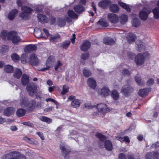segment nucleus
Segmentation results:
<instances>
[{
    "mask_svg": "<svg viewBox=\"0 0 159 159\" xmlns=\"http://www.w3.org/2000/svg\"><path fill=\"white\" fill-rule=\"evenodd\" d=\"M87 83L89 86L93 89H94L96 86L95 80L92 78H90L88 79Z\"/></svg>",
    "mask_w": 159,
    "mask_h": 159,
    "instance_id": "obj_17",
    "label": "nucleus"
},
{
    "mask_svg": "<svg viewBox=\"0 0 159 159\" xmlns=\"http://www.w3.org/2000/svg\"><path fill=\"white\" fill-rule=\"evenodd\" d=\"M103 42L104 44L107 45H111L115 43V41L112 38H106L103 40Z\"/></svg>",
    "mask_w": 159,
    "mask_h": 159,
    "instance_id": "obj_21",
    "label": "nucleus"
},
{
    "mask_svg": "<svg viewBox=\"0 0 159 159\" xmlns=\"http://www.w3.org/2000/svg\"><path fill=\"white\" fill-rule=\"evenodd\" d=\"M84 106L88 109H92L95 107V106L92 105L89 101H87L85 103Z\"/></svg>",
    "mask_w": 159,
    "mask_h": 159,
    "instance_id": "obj_48",
    "label": "nucleus"
},
{
    "mask_svg": "<svg viewBox=\"0 0 159 159\" xmlns=\"http://www.w3.org/2000/svg\"><path fill=\"white\" fill-rule=\"evenodd\" d=\"M154 83V80L152 79H149L147 83L149 85H151L153 84Z\"/></svg>",
    "mask_w": 159,
    "mask_h": 159,
    "instance_id": "obj_62",
    "label": "nucleus"
},
{
    "mask_svg": "<svg viewBox=\"0 0 159 159\" xmlns=\"http://www.w3.org/2000/svg\"><path fill=\"white\" fill-rule=\"evenodd\" d=\"M110 10L111 12H116L119 11V8L117 4H113L110 5Z\"/></svg>",
    "mask_w": 159,
    "mask_h": 159,
    "instance_id": "obj_31",
    "label": "nucleus"
},
{
    "mask_svg": "<svg viewBox=\"0 0 159 159\" xmlns=\"http://www.w3.org/2000/svg\"><path fill=\"white\" fill-rule=\"evenodd\" d=\"M46 101L47 102H48L49 101L51 102H52L56 104H57V102L54 99H53L50 98H47L46 99Z\"/></svg>",
    "mask_w": 159,
    "mask_h": 159,
    "instance_id": "obj_60",
    "label": "nucleus"
},
{
    "mask_svg": "<svg viewBox=\"0 0 159 159\" xmlns=\"http://www.w3.org/2000/svg\"><path fill=\"white\" fill-rule=\"evenodd\" d=\"M133 91V89L131 86L126 85L122 87L121 92L124 95L126 96L129 93H132Z\"/></svg>",
    "mask_w": 159,
    "mask_h": 159,
    "instance_id": "obj_7",
    "label": "nucleus"
},
{
    "mask_svg": "<svg viewBox=\"0 0 159 159\" xmlns=\"http://www.w3.org/2000/svg\"><path fill=\"white\" fill-rule=\"evenodd\" d=\"M70 42L69 41H66L62 43L61 47L64 48L66 49L70 45Z\"/></svg>",
    "mask_w": 159,
    "mask_h": 159,
    "instance_id": "obj_53",
    "label": "nucleus"
},
{
    "mask_svg": "<svg viewBox=\"0 0 159 159\" xmlns=\"http://www.w3.org/2000/svg\"><path fill=\"white\" fill-rule=\"evenodd\" d=\"M129 71L127 69H124L122 72V74L124 75H129Z\"/></svg>",
    "mask_w": 159,
    "mask_h": 159,
    "instance_id": "obj_63",
    "label": "nucleus"
},
{
    "mask_svg": "<svg viewBox=\"0 0 159 159\" xmlns=\"http://www.w3.org/2000/svg\"><path fill=\"white\" fill-rule=\"evenodd\" d=\"M60 148L62 151L63 153L65 155L67 154L70 152V149L69 148H66L65 147L61 145L60 146Z\"/></svg>",
    "mask_w": 159,
    "mask_h": 159,
    "instance_id": "obj_44",
    "label": "nucleus"
},
{
    "mask_svg": "<svg viewBox=\"0 0 159 159\" xmlns=\"http://www.w3.org/2000/svg\"><path fill=\"white\" fill-rule=\"evenodd\" d=\"M71 101L70 106L73 108H77L80 107L81 103L80 100L76 99L75 97L73 95L70 96L69 97L67 101Z\"/></svg>",
    "mask_w": 159,
    "mask_h": 159,
    "instance_id": "obj_2",
    "label": "nucleus"
},
{
    "mask_svg": "<svg viewBox=\"0 0 159 159\" xmlns=\"http://www.w3.org/2000/svg\"><path fill=\"white\" fill-rule=\"evenodd\" d=\"M37 49V47L35 45H29L25 47V51L27 52L35 51Z\"/></svg>",
    "mask_w": 159,
    "mask_h": 159,
    "instance_id": "obj_22",
    "label": "nucleus"
},
{
    "mask_svg": "<svg viewBox=\"0 0 159 159\" xmlns=\"http://www.w3.org/2000/svg\"><path fill=\"white\" fill-rule=\"evenodd\" d=\"M11 58L13 60L16 61L19 60L20 57L16 53H13L11 55Z\"/></svg>",
    "mask_w": 159,
    "mask_h": 159,
    "instance_id": "obj_54",
    "label": "nucleus"
},
{
    "mask_svg": "<svg viewBox=\"0 0 159 159\" xmlns=\"http://www.w3.org/2000/svg\"><path fill=\"white\" fill-rule=\"evenodd\" d=\"M144 61V57L143 55L139 54L136 55L135 58V62L138 65H143Z\"/></svg>",
    "mask_w": 159,
    "mask_h": 159,
    "instance_id": "obj_10",
    "label": "nucleus"
},
{
    "mask_svg": "<svg viewBox=\"0 0 159 159\" xmlns=\"http://www.w3.org/2000/svg\"><path fill=\"white\" fill-rule=\"evenodd\" d=\"M68 14L70 18H76L78 17V15L73 10H70L68 11Z\"/></svg>",
    "mask_w": 159,
    "mask_h": 159,
    "instance_id": "obj_37",
    "label": "nucleus"
},
{
    "mask_svg": "<svg viewBox=\"0 0 159 159\" xmlns=\"http://www.w3.org/2000/svg\"><path fill=\"white\" fill-rule=\"evenodd\" d=\"M105 147L106 149L109 151H111L112 149V145L111 142L107 140L105 143Z\"/></svg>",
    "mask_w": 159,
    "mask_h": 159,
    "instance_id": "obj_28",
    "label": "nucleus"
},
{
    "mask_svg": "<svg viewBox=\"0 0 159 159\" xmlns=\"http://www.w3.org/2000/svg\"><path fill=\"white\" fill-rule=\"evenodd\" d=\"M36 134L38 135L42 140H44V137L43 133L40 132H37Z\"/></svg>",
    "mask_w": 159,
    "mask_h": 159,
    "instance_id": "obj_59",
    "label": "nucleus"
},
{
    "mask_svg": "<svg viewBox=\"0 0 159 159\" xmlns=\"http://www.w3.org/2000/svg\"><path fill=\"white\" fill-rule=\"evenodd\" d=\"M119 159H125L126 158L125 155L123 154H120L119 156Z\"/></svg>",
    "mask_w": 159,
    "mask_h": 159,
    "instance_id": "obj_64",
    "label": "nucleus"
},
{
    "mask_svg": "<svg viewBox=\"0 0 159 159\" xmlns=\"http://www.w3.org/2000/svg\"><path fill=\"white\" fill-rule=\"evenodd\" d=\"M66 21L67 22L71 21V19L67 16H65L63 18H59L58 20L57 24L60 27L64 26L66 23Z\"/></svg>",
    "mask_w": 159,
    "mask_h": 159,
    "instance_id": "obj_6",
    "label": "nucleus"
},
{
    "mask_svg": "<svg viewBox=\"0 0 159 159\" xmlns=\"http://www.w3.org/2000/svg\"><path fill=\"white\" fill-rule=\"evenodd\" d=\"M38 17L39 21L43 23H47L49 21L48 19L45 16L41 14L38 15Z\"/></svg>",
    "mask_w": 159,
    "mask_h": 159,
    "instance_id": "obj_25",
    "label": "nucleus"
},
{
    "mask_svg": "<svg viewBox=\"0 0 159 159\" xmlns=\"http://www.w3.org/2000/svg\"><path fill=\"white\" fill-rule=\"evenodd\" d=\"M25 139L27 141V142L31 144H35L36 143H35V141L34 140L32 139H30L28 137H25Z\"/></svg>",
    "mask_w": 159,
    "mask_h": 159,
    "instance_id": "obj_56",
    "label": "nucleus"
},
{
    "mask_svg": "<svg viewBox=\"0 0 159 159\" xmlns=\"http://www.w3.org/2000/svg\"><path fill=\"white\" fill-rule=\"evenodd\" d=\"M74 9L78 14L82 13L85 10L84 7L81 5L75 6L74 7Z\"/></svg>",
    "mask_w": 159,
    "mask_h": 159,
    "instance_id": "obj_19",
    "label": "nucleus"
},
{
    "mask_svg": "<svg viewBox=\"0 0 159 159\" xmlns=\"http://www.w3.org/2000/svg\"><path fill=\"white\" fill-rule=\"evenodd\" d=\"M96 135L97 137L99 139L101 142L103 143V141L106 139L105 136L99 133H97Z\"/></svg>",
    "mask_w": 159,
    "mask_h": 159,
    "instance_id": "obj_45",
    "label": "nucleus"
},
{
    "mask_svg": "<svg viewBox=\"0 0 159 159\" xmlns=\"http://www.w3.org/2000/svg\"><path fill=\"white\" fill-rule=\"evenodd\" d=\"M18 11L16 9H14L11 11L9 14L8 17L10 20H12L14 19L16 16V15L17 14Z\"/></svg>",
    "mask_w": 159,
    "mask_h": 159,
    "instance_id": "obj_27",
    "label": "nucleus"
},
{
    "mask_svg": "<svg viewBox=\"0 0 159 159\" xmlns=\"http://www.w3.org/2000/svg\"><path fill=\"white\" fill-rule=\"evenodd\" d=\"M97 108L98 111L101 113H105L109 111L107 106L103 103L98 104Z\"/></svg>",
    "mask_w": 159,
    "mask_h": 159,
    "instance_id": "obj_9",
    "label": "nucleus"
},
{
    "mask_svg": "<svg viewBox=\"0 0 159 159\" xmlns=\"http://www.w3.org/2000/svg\"><path fill=\"white\" fill-rule=\"evenodd\" d=\"M135 80L139 85H142L143 84V82L141 79L140 77L139 76H137L135 77Z\"/></svg>",
    "mask_w": 159,
    "mask_h": 159,
    "instance_id": "obj_50",
    "label": "nucleus"
},
{
    "mask_svg": "<svg viewBox=\"0 0 159 159\" xmlns=\"http://www.w3.org/2000/svg\"><path fill=\"white\" fill-rule=\"evenodd\" d=\"M152 12L153 13L154 17L157 19L159 18V10L157 7L155 8L152 10Z\"/></svg>",
    "mask_w": 159,
    "mask_h": 159,
    "instance_id": "obj_43",
    "label": "nucleus"
},
{
    "mask_svg": "<svg viewBox=\"0 0 159 159\" xmlns=\"http://www.w3.org/2000/svg\"><path fill=\"white\" fill-rule=\"evenodd\" d=\"M21 10L22 12L20 14V16L24 19H28L29 15L33 11L31 8L26 6L22 7Z\"/></svg>",
    "mask_w": 159,
    "mask_h": 159,
    "instance_id": "obj_1",
    "label": "nucleus"
},
{
    "mask_svg": "<svg viewBox=\"0 0 159 159\" xmlns=\"http://www.w3.org/2000/svg\"><path fill=\"white\" fill-rule=\"evenodd\" d=\"M62 65V64L59 60L57 61L54 65V69L56 71L58 69L61 67Z\"/></svg>",
    "mask_w": 159,
    "mask_h": 159,
    "instance_id": "obj_49",
    "label": "nucleus"
},
{
    "mask_svg": "<svg viewBox=\"0 0 159 159\" xmlns=\"http://www.w3.org/2000/svg\"><path fill=\"white\" fill-rule=\"evenodd\" d=\"M22 74L21 71L19 69L17 68L14 70L13 76L16 78L19 79L21 77Z\"/></svg>",
    "mask_w": 159,
    "mask_h": 159,
    "instance_id": "obj_33",
    "label": "nucleus"
},
{
    "mask_svg": "<svg viewBox=\"0 0 159 159\" xmlns=\"http://www.w3.org/2000/svg\"><path fill=\"white\" fill-rule=\"evenodd\" d=\"M7 33V31L5 30H3L1 32V36L3 38H5L6 36H7L8 39H10L9 36H10V34H9L10 33Z\"/></svg>",
    "mask_w": 159,
    "mask_h": 159,
    "instance_id": "obj_47",
    "label": "nucleus"
},
{
    "mask_svg": "<svg viewBox=\"0 0 159 159\" xmlns=\"http://www.w3.org/2000/svg\"><path fill=\"white\" fill-rule=\"evenodd\" d=\"M118 3L122 7L125 9L127 11H130V9L129 6L125 3L119 1L118 2Z\"/></svg>",
    "mask_w": 159,
    "mask_h": 159,
    "instance_id": "obj_39",
    "label": "nucleus"
},
{
    "mask_svg": "<svg viewBox=\"0 0 159 159\" xmlns=\"http://www.w3.org/2000/svg\"><path fill=\"white\" fill-rule=\"evenodd\" d=\"M127 38L129 43H131L134 41L136 37L134 34L130 33L127 36Z\"/></svg>",
    "mask_w": 159,
    "mask_h": 159,
    "instance_id": "obj_34",
    "label": "nucleus"
},
{
    "mask_svg": "<svg viewBox=\"0 0 159 159\" xmlns=\"http://www.w3.org/2000/svg\"><path fill=\"white\" fill-rule=\"evenodd\" d=\"M132 24L135 27H137L140 25L139 20L137 18H134L132 21Z\"/></svg>",
    "mask_w": 159,
    "mask_h": 159,
    "instance_id": "obj_41",
    "label": "nucleus"
},
{
    "mask_svg": "<svg viewBox=\"0 0 159 159\" xmlns=\"http://www.w3.org/2000/svg\"><path fill=\"white\" fill-rule=\"evenodd\" d=\"M159 157V154L157 152L148 153L146 156V159H155L158 158Z\"/></svg>",
    "mask_w": 159,
    "mask_h": 159,
    "instance_id": "obj_15",
    "label": "nucleus"
},
{
    "mask_svg": "<svg viewBox=\"0 0 159 159\" xmlns=\"http://www.w3.org/2000/svg\"><path fill=\"white\" fill-rule=\"evenodd\" d=\"M120 22L121 24H125L127 21V16L125 14H122L120 16Z\"/></svg>",
    "mask_w": 159,
    "mask_h": 159,
    "instance_id": "obj_32",
    "label": "nucleus"
},
{
    "mask_svg": "<svg viewBox=\"0 0 159 159\" xmlns=\"http://www.w3.org/2000/svg\"><path fill=\"white\" fill-rule=\"evenodd\" d=\"M10 36L11 38L9 37L10 39H11L13 43L14 44H17L21 40L20 37L16 34H12V33H10Z\"/></svg>",
    "mask_w": 159,
    "mask_h": 159,
    "instance_id": "obj_16",
    "label": "nucleus"
},
{
    "mask_svg": "<svg viewBox=\"0 0 159 159\" xmlns=\"http://www.w3.org/2000/svg\"><path fill=\"white\" fill-rule=\"evenodd\" d=\"M19 152H11L7 154L5 156L6 159H16L19 155Z\"/></svg>",
    "mask_w": 159,
    "mask_h": 159,
    "instance_id": "obj_13",
    "label": "nucleus"
},
{
    "mask_svg": "<svg viewBox=\"0 0 159 159\" xmlns=\"http://www.w3.org/2000/svg\"><path fill=\"white\" fill-rule=\"evenodd\" d=\"M4 70L7 73H11L13 70V68L10 65H7L5 66Z\"/></svg>",
    "mask_w": 159,
    "mask_h": 159,
    "instance_id": "obj_36",
    "label": "nucleus"
},
{
    "mask_svg": "<svg viewBox=\"0 0 159 159\" xmlns=\"http://www.w3.org/2000/svg\"><path fill=\"white\" fill-rule=\"evenodd\" d=\"M83 73L84 76L88 77L92 74L91 72L88 69L84 68L83 70Z\"/></svg>",
    "mask_w": 159,
    "mask_h": 159,
    "instance_id": "obj_42",
    "label": "nucleus"
},
{
    "mask_svg": "<svg viewBox=\"0 0 159 159\" xmlns=\"http://www.w3.org/2000/svg\"><path fill=\"white\" fill-rule=\"evenodd\" d=\"M28 56L25 54H23L21 57V62L23 64H25L27 62V59Z\"/></svg>",
    "mask_w": 159,
    "mask_h": 159,
    "instance_id": "obj_46",
    "label": "nucleus"
},
{
    "mask_svg": "<svg viewBox=\"0 0 159 159\" xmlns=\"http://www.w3.org/2000/svg\"><path fill=\"white\" fill-rule=\"evenodd\" d=\"M91 45V43L85 40L81 46V49L83 51H87L90 48Z\"/></svg>",
    "mask_w": 159,
    "mask_h": 159,
    "instance_id": "obj_14",
    "label": "nucleus"
},
{
    "mask_svg": "<svg viewBox=\"0 0 159 159\" xmlns=\"http://www.w3.org/2000/svg\"><path fill=\"white\" fill-rule=\"evenodd\" d=\"M111 97L115 100H117L119 98V94L118 92L116 90H113L111 92Z\"/></svg>",
    "mask_w": 159,
    "mask_h": 159,
    "instance_id": "obj_29",
    "label": "nucleus"
},
{
    "mask_svg": "<svg viewBox=\"0 0 159 159\" xmlns=\"http://www.w3.org/2000/svg\"><path fill=\"white\" fill-rule=\"evenodd\" d=\"M55 61V57L53 56H50L48 58L45 63L46 67L39 70V71H44L49 69L53 65Z\"/></svg>",
    "mask_w": 159,
    "mask_h": 159,
    "instance_id": "obj_3",
    "label": "nucleus"
},
{
    "mask_svg": "<svg viewBox=\"0 0 159 159\" xmlns=\"http://www.w3.org/2000/svg\"><path fill=\"white\" fill-rule=\"evenodd\" d=\"M37 87L34 85L31 84L28 85L26 87V89L29 92L30 95L32 96L34 94L37 89Z\"/></svg>",
    "mask_w": 159,
    "mask_h": 159,
    "instance_id": "obj_12",
    "label": "nucleus"
},
{
    "mask_svg": "<svg viewBox=\"0 0 159 159\" xmlns=\"http://www.w3.org/2000/svg\"><path fill=\"white\" fill-rule=\"evenodd\" d=\"M26 113V111L22 108L18 109L16 112V115L19 117L24 116Z\"/></svg>",
    "mask_w": 159,
    "mask_h": 159,
    "instance_id": "obj_35",
    "label": "nucleus"
},
{
    "mask_svg": "<svg viewBox=\"0 0 159 159\" xmlns=\"http://www.w3.org/2000/svg\"><path fill=\"white\" fill-rule=\"evenodd\" d=\"M137 50L139 51H141L143 50L144 48L145 47L143 45L142 43L141 42L140 43L138 44L137 45Z\"/></svg>",
    "mask_w": 159,
    "mask_h": 159,
    "instance_id": "obj_52",
    "label": "nucleus"
},
{
    "mask_svg": "<svg viewBox=\"0 0 159 159\" xmlns=\"http://www.w3.org/2000/svg\"><path fill=\"white\" fill-rule=\"evenodd\" d=\"M26 2V0H18L17 1V3L18 6L20 7L23 4L25 3Z\"/></svg>",
    "mask_w": 159,
    "mask_h": 159,
    "instance_id": "obj_55",
    "label": "nucleus"
},
{
    "mask_svg": "<svg viewBox=\"0 0 159 159\" xmlns=\"http://www.w3.org/2000/svg\"><path fill=\"white\" fill-rule=\"evenodd\" d=\"M107 17L109 20L112 23L115 24L118 22V17L115 14H110L108 15Z\"/></svg>",
    "mask_w": 159,
    "mask_h": 159,
    "instance_id": "obj_11",
    "label": "nucleus"
},
{
    "mask_svg": "<svg viewBox=\"0 0 159 159\" xmlns=\"http://www.w3.org/2000/svg\"><path fill=\"white\" fill-rule=\"evenodd\" d=\"M16 159H26L25 156L22 154H20L19 153V155L16 158Z\"/></svg>",
    "mask_w": 159,
    "mask_h": 159,
    "instance_id": "obj_61",
    "label": "nucleus"
},
{
    "mask_svg": "<svg viewBox=\"0 0 159 159\" xmlns=\"http://www.w3.org/2000/svg\"><path fill=\"white\" fill-rule=\"evenodd\" d=\"M69 87L66 85H64L63 87L62 90L61 92L62 94H65L66 93L68 92L69 91Z\"/></svg>",
    "mask_w": 159,
    "mask_h": 159,
    "instance_id": "obj_51",
    "label": "nucleus"
},
{
    "mask_svg": "<svg viewBox=\"0 0 159 159\" xmlns=\"http://www.w3.org/2000/svg\"><path fill=\"white\" fill-rule=\"evenodd\" d=\"M97 24L103 27H107L108 25V23L104 19H101L98 22Z\"/></svg>",
    "mask_w": 159,
    "mask_h": 159,
    "instance_id": "obj_38",
    "label": "nucleus"
},
{
    "mask_svg": "<svg viewBox=\"0 0 159 159\" xmlns=\"http://www.w3.org/2000/svg\"><path fill=\"white\" fill-rule=\"evenodd\" d=\"M22 124H23L24 125H27L28 126L33 127L34 126V125L33 123L28 122H25L22 123Z\"/></svg>",
    "mask_w": 159,
    "mask_h": 159,
    "instance_id": "obj_58",
    "label": "nucleus"
},
{
    "mask_svg": "<svg viewBox=\"0 0 159 159\" xmlns=\"http://www.w3.org/2000/svg\"><path fill=\"white\" fill-rule=\"evenodd\" d=\"M98 93L102 96L106 97L110 95L111 92L108 88L104 87L99 90Z\"/></svg>",
    "mask_w": 159,
    "mask_h": 159,
    "instance_id": "obj_8",
    "label": "nucleus"
},
{
    "mask_svg": "<svg viewBox=\"0 0 159 159\" xmlns=\"http://www.w3.org/2000/svg\"><path fill=\"white\" fill-rule=\"evenodd\" d=\"M50 40L51 42H57L60 38V35L57 34L55 35H50Z\"/></svg>",
    "mask_w": 159,
    "mask_h": 159,
    "instance_id": "obj_23",
    "label": "nucleus"
},
{
    "mask_svg": "<svg viewBox=\"0 0 159 159\" xmlns=\"http://www.w3.org/2000/svg\"><path fill=\"white\" fill-rule=\"evenodd\" d=\"M15 109L11 107H8L4 109V113L7 116H9L12 114L15 111Z\"/></svg>",
    "mask_w": 159,
    "mask_h": 159,
    "instance_id": "obj_18",
    "label": "nucleus"
},
{
    "mask_svg": "<svg viewBox=\"0 0 159 159\" xmlns=\"http://www.w3.org/2000/svg\"><path fill=\"white\" fill-rule=\"evenodd\" d=\"M111 2L109 0H103L99 2V6L103 8H106L110 3Z\"/></svg>",
    "mask_w": 159,
    "mask_h": 159,
    "instance_id": "obj_20",
    "label": "nucleus"
},
{
    "mask_svg": "<svg viewBox=\"0 0 159 159\" xmlns=\"http://www.w3.org/2000/svg\"><path fill=\"white\" fill-rule=\"evenodd\" d=\"M30 63L32 66H36L40 63V61L34 54L30 55Z\"/></svg>",
    "mask_w": 159,
    "mask_h": 159,
    "instance_id": "obj_4",
    "label": "nucleus"
},
{
    "mask_svg": "<svg viewBox=\"0 0 159 159\" xmlns=\"http://www.w3.org/2000/svg\"><path fill=\"white\" fill-rule=\"evenodd\" d=\"M20 105L22 107H25L28 106V99L24 97L20 99Z\"/></svg>",
    "mask_w": 159,
    "mask_h": 159,
    "instance_id": "obj_26",
    "label": "nucleus"
},
{
    "mask_svg": "<svg viewBox=\"0 0 159 159\" xmlns=\"http://www.w3.org/2000/svg\"><path fill=\"white\" fill-rule=\"evenodd\" d=\"M39 119L41 120L46 122L48 124L51 123L52 122V120L51 119L44 116L40 117Z\"/></svg>",
    "mask_w": 159,
    "mask_h": 159,
    "instance_id": "obj_40",
    "label": "nucleus"
},
{
    "mask_svg": "<svg viewBox=\"0 0 159 159\" xmlns=\"http://www.w3.org/2000/svg\"><path fill=\"white\" fill-rule=\"evenodd\" d=\"M148 93V90L147 88L140 90L138 92L139 95L141 97L147 96Z\"/></svg>",
    "mask_w": 159,
    "mask_h": 159,
    "instance_id": "obj_30",
    "label": "nucleus"
},
{
    "mask_svg": "<svg viewBox=\"0 0 159 159\" xmlns=\"http://www.w3.org/2000/svg\"><path fill=\"white\" fill-rule=\"evenodd\" d=\"M29 81V77L25 74H24L21 78V82L23 85H26Z\"/></svg>",
    "mask_w": 159,
    "mask_h": 159,
    "instance_id": "obj_24",
    "label": "nucleus"
},
{
    "mask_svg": "<svg viewBox=\"0 0 159 159\" xmlns=\"http://www.w3.org/2000/svg\"><path fill=\"white\" fill-rule=\"evenodd\" d=\"M34 35L38 38H45L43 36L40 31H39L38 33L35 32L34 33Z\"/></svg>",
    "mask_w": 159,
    "mask_h": 159,
    "instance_id": "obj_57",
    "label": "nucleus"
},
{
    "mask_svg": "<svg viewBox=\"0 0 159 159\" xmlns=\"http://www.w3.org/2000/svg\"><path fill=\"white\" fill-rule=\"evenodd\" d=\"M150 10L145 8H143L139 13V16L141 19L143 20H146L150 12Z\"/></svg>",
    "mask_w": 159,
    "mask_h": 159,
    "instance_id": "obj_5",
    "label": "nucleus"
}]
</instances>
